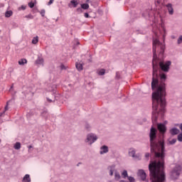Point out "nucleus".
<instances>
[{
    "mask_svg": "<svg viewBox=\"0 0 182 182\" xmlns=\"http://www.w3.org/2000/svg\"><path fill=\"white\" fill-rule=\"evenodd\" d=\"M166 47L164 44L161 43L159 39L156 38L153 41V53L154 58L152 61L153 65V77L151 81L152 92V122L153 123L157 122L158 116H163L164 114V107H166V79L167 76L166 74L160 75V81L156 79L157 76V70L159 65L157 64V54L159 58L161 59L164 53Z\"/></svg>",
    "mask_w": 182,
    "mask_h": 182,
    "instance_id": "f257e3e1",
    "label": "nucleus"
},
{
    "mask_svg": "<svg viewBox=\"0 0 182 182\" xmlns=\"http://www.w3.org/2000/svg\"><path fill=\"white\" fill-rule=\"evenodd\" d=\"M149 141L151 153L154 154L156 160L152 161L149 165L150 171V178L152 182L166 181V175L164 174V141L157 140V129L151 127L149 132Z\"/></svg>",
    "mask_w": 182,
    "mask_h": 182,
    "instance_id": "f03ea898",
    "label": "nucleus"
},
{
    "mask_svg": "<svg viewBox=\"0 0 182 182\" xmlns=\"http://www.w3.org/2000/svg\"><path fill=\"white\" fill-rule=\"evenodd\" d=\"M107 173L110 177H114L115 181H119L122 178V176H120V173L117 171V169H116V166L114 165L109 166L107 168Z\"/></svg>",
    "mask_w": 182,
    "mask_h": 182,
    "instance_id": "7ed1b4c3",
    "label": "nucleus"
},
{
    "mask_svg": "<svg viewBox=\"0 0 182 182\" xmlns=\"http://www.w3.org/2000/svg\"><path fill=\"white\" fill-rule=\"evenodd\" d=\"M97 135L94 133H89L86 135V138L85 139L84 141L88 146H92L93 143H95L97 141Z\"/></svg>",
    "mask_w": 182,
    "mask_h": 182,
    "instance_id": "20e7f679",
    "label": "nucleus"
},
{
    "mask_svg": "<svg viewBox=\"0 0 182 182\" xmlns=\"http://www.w3.org/2000/svg\"><path fill=\"white\" fill-rule=\"evenodd\" d=\"M180 173H181V166L176 165L171 172V178L172 180H177L180 176Z\"/></svg>",
    "mask_w": 182,
    "mask_h": 182,
    "instance_id": "39448f33",
    "label": "nucleus"
},
{
    "mask_svg": "<svg viewBox=\"0 0 182 182\" xmlns=\"http://www.w3.org/2000/svg\"><path fill=\"white\" fill-rule=\"evenodd\" d=\"M128 155L129 157H132L134 160H141V156L139 154H136V149L129 148L128 150Z\"/></svg>",
    "mask_w": 182,
    "mask_h": 182,
    "instance_id": "423d86ee",
    "label": "nucleus"
},
{
    "mask_svg": "<svg viewBox=\"0 0 182 182\" xmlns=\"http://www.w3.org/2000/svg\"><path fill=\"white\" fill-rule=\"evenodd\" d=\"M171 65V61H166L165 63L163 62L159 63V66L164 72H168L170 69V65Z\"/></svg>",
    "mask_w": 182,
    "mask_h": 182,
    "instance_id": "0eeeda50",
    "label": "nucleus"
},
{
    "mask_svg": "<svg viewBox=\"0 0 182 182\" xmlns=\"http://www.w3.org/2000/svg\"><path fill=\"white\" fill-rule=\"evenodd\" d=\"M157 129L161 134H166V132H167V127L164 124H157Z\"/></svg>",
    "mask_w": 182,
    "mask_h": 182,
    "instance_id": "6e6552de",
    "label": "nucleus"
},
{
    "mask_svg": "<svg viewBox=\"0 0 182 182\" xmlns=\"http://www.w3.org/2000/svg\"><path fill=\"white\" fill-rule=\"evenodd\" d=\"M109 153V146L106 145H103L100 146V154L103 155V154H107Z\"/></svg>",
    "mask_w": 182,
    "mask_h": 182,
    "instance_id": "1a4fd4ad",
    "label": "nucleus"
},
{
    "mask_svg": "<svg viewBox=\"0 0 182 182\" xmlns=\"http://www.w3.org/2000/svg\"><path fill=\"white\" fill-rule=\"evenodd\" d=\"M168 14L169 15H174V9L173 8V4H168L166 5Z\"/></svg>",
    "mask_w": 182,
    "mask_h": 182,
    "instance_id": "9d476101",
    "label": "nucleus"
},
{
    "mask_svg": "<svg viewBox=\"0 0 182 182\" xmlns=\"http://www.w3.org/2000/svg\"><path fill=\"white\" fill-rule=\"evenodd\" d=\"M169 133H170V134H171V136H176V135L178 134V133H180V129H178L176 127H173L169 129Z\"/></svg>",
    "mask_w": 182,
    "mask_h": 182,
    "instance_id": "9b49d317",
    "label": "nucleus"
},
{
    "mask_svg": "<svg viewBox=\"0 0 182 182\" xmlns=\"http://www.w3.org/2000/svg\"><path fill=\"white\" fill-rule=\"evenodd\" d=\"M138 176H139L142 181H144V180H146V172H144V170H139L138 172Z\"/></svg>",
    "mask_w": 182,
    "mask_h": 182,
    "instance_id": "f8f14e48",
    "label": "nucleus"
},
{
    "mask_svg": "<svg viewBox=\"0 0 182 182\" xmlns=\"http://www.w3.org/2000/svg\"><path fill=\"white\" fill-rule=\"evenodd\" d=\"M31 176L29 174H26L23 179H22V182H31Z\"/></svg>",
    "mask_w": 182,
    "mask_h": 182,
    "instance_id": "ddd939ff",
    "label": "nucleus"
},
{
    "mask_svg": "<svg viewBox=\"0 0 182 182\" xmlns=\"http://www.w3.org/2000/svg\"><path fill=\"white\" fill-rule=\"evenodd\" d=\"M75 66L79 72L83 70V65L80 63H76Z\"/></svg>",
    "mask_w": 182,
    "mask_h": 182,
    "instance_id": "4468645a",
    "label": "nucleus"
},
{
    "mask_svg": "<svg viewBox=\"0 0 182 182\" xmlns=\"http://www.w3.org/2000/svg\"><path fill=\"white\" fill-rule=\"evenodd\" d=\"M27 63L28 60H26V59L25 58H22L18 60V65H20L21 66H23V65H26Z\"/></svg>",
    "mask_w": 182,
    "mask_h": 182,
    "instance_id": "2eb2a0df",
    "label": "nucleus"
},
{
    "mask_svg": "<svg viewBox=\"0 0 182 182\" xmlns=\"http://www.w3.org/2000/svg\"><path fill=\"white\" fill-rule=\"evenodd\" d=\"M176 142H177L176 139H173L171 140L168 139V146H173V144H176Z\"/></svg>",
    "mask_w": 182,
    "mask_h": 182,
    "instance_id": "dca6fc26",
    "label": "nucleus"
},
{
    "mask_svg": "<svg viewBox=\"0 0 182 182\" xmlns=\"http://www.w3.org/2000/svg\"><path fill=\"white\" fill-rule=\"evenodd\" d=\"M38 42H39V37L38 36L36 37H33L31 41L33 45H36V43H38Z\"/></svg>",
    "mask_w": 182,
    "mask_h": 182,
    "instance_id": "f3484780",
    "label": "nucleus"
},
{
    "mask_svg": "<svg viewBox=\"0 0 182 182\" xmlns=\"http://www.w3.org/2000/svg\"><path fill=\"white\" fill-rule=\"evenodd\" d=\"M36 63L37 65H43V58H38L36 61Z\"/></svg>",
    "mask_w": 182,
    "mask_h": 182,
    "instance_id": "a211bd4d",
    "label": "nucleus"
},
{
    "mask_svg": "<svg viewBox=\"0 0 182 182\" xmlns=\"http://www.w3.org/2000/svg\"><path fill=\"white\" fill-rule=\"evenodd\" d=\"M12 14H13L12 11H6L5 13L6 18H11V16H12Z\"/></svg>",
    "mask_w": 182,
    "mask_h": 182,
    "instance_id": "6ab92c4d",
    "label": "nucleus"
},
{
    "mask_svg": "<svg viewBox=\"0 0 182 182\" xmlns=\"http://www.w3.org/2000/svg\"><path fill=\"white\" fill-rule=\"evenodd\" d=\"M15 150H19L21 149V144L19 142H16L14 146Z\"/></svg>",
    "mask_w": 182,
    "mask_h": 182,
    "instance_id": "aec40b11",
    "label": "nucleus"
},
{
    "mask_svg": "<svg viewBox=\"0 0 182 182\" xmlns=\"http://www.w3.org/2000/svg\"><path fill=\"white\" fill-rule=\"evenodd\" d=\"M122 176L124 178H126V177H129V174L127 173V171L126 170H124L122 172Z\"/></svg>",
    "mask_w": 182,
    "mask_h": 182,
    "instance_id": "412c9836",
    "label": "nucleus"
},
{
    "mask_svg": "<svg viewBox=\"0 0 182 182\" xmlns=\"http://www.w3.org/2000/svg\"><path fill=\"white\" fill-rule=\"evenodd\" d=\"M82 9H89V4H81Z\"/></svg>",
    "mask_w": 182,
    "mask_h": 182,
    "instance_id": "4be33fe9",
    "label": "nucleus"
},
{
    "mask_svg": "<svg viewBox=\"0 0 182 182\" xmlns=\"http://www.w3.org/2000/svg\"><path fill=\"white\" fill-rule=\"evenodd\" d=\"M105 73H106V70H105V69H101L100 71H98V75L100 76H103Z\"/></svg>",
    "mask_w": 182,
    "mask_h": 182,
    "instance_id": "5701e85b",
    "label": "nucleus"
},
{
    "mask_svg": "<svg viewBox=\"0 0 182 182\" xmlns=\"http://www.w3.org/2000/svg\"><path fill=\"white\" fill-rule=\"evenodd\" d=\"M127 179L129 182H136V179L133 176H128Z\"/></svg>",
    "mask_w": 182,
    "mask_h": 182,
    "instance_id": "b1692460",
    "label": "nucleus"
},
{
    "mask_svg": "<svg viewBox=\"0 0 182 182\" xmlns=\"http://www.w3.org/2000/svg\"><path fill=\"white\" fill-rule=\"evenodd\" d=\"M70 4L74 6V8H76L77 6V1L75 0H71Z\"/></svg>",
    "mask_w": 182,
    "mask_h": 182,
    "instance_id": "393cba45",
    "label": "nucleus"
},
{
    "mask_svg": "<svg viewBox=\"0 0 182 182\" xmlns=\"http://www.w3.org/2000/svg\"><path fill=\"white\" fill-rule=\"evenodd\" d=\"M177 139H178V141H180L181 143H182V132L180 133V134L178 135Z\"/></svg>",
    "mask_w": 182,
    "mask_h": 182,
    "instance_id": "a878e982",
    "label": "nucleus"
},
{
    "mask_svg": "<svg viewBox=\"0 0 182 182\" xmlns=\"http://www.w3.org/2000/svg\"><path fill=\"white\" fill-rule=\"evenodd\" d=\"M60 70H66V69H68V66H65V65H63V64H61L60 66Z\"/></svg>",
    "mask_w": 182,
    "mask_h": 182,
    "instance_id": "bb28decb",
    "label": "nucleus"
},
{
    "mask_svg": "<svg viewBox=\"0 0 182 182\" xmlns=\"http://www.w3.org/2000/svg\"><path fill=\"white\" fill-rule=\"evenodd\" d=\"M26 9V6H21L18 7V11H25Z\"/></svg>",
    "mask_w": 182,
    "mask_h": 182,
    "instance_id": "cd10ccee",
    "label": "nucleus"
},
{
    "mask_svg": "<svg viewBox=\"0 0 182 182\" xmlns=\"http://www.w3.org/2000/svg\"><path fill=\"white\" fill-rule=\"evenodd\" d=\"M178 44L180 45L181 43H182V35L179 36V38H178V41H177Z\"/></svg>",
    "mask_w": 182,
    "mask_h": 182,
    "instance_id": "c85d7f7f",
    "label": "nucleus"
},
{
    "mask_svg": "<svg viewBox=\"0 0 182 182\" xmlns=\"http://www.w3.org/2000/svg\"><path fill=\"white\" fill-rule=\"evenodd\" d=\"M77 12H78L79 14H82L83 13V9L81 8H77Z\"/></svg>",
    "mask_w": 182,
    "mask_h": 182,
    "instance_id": "c756f323",
    "label": "nucleus"
},
{
    "mask_svg": "<svg viewBox=\"0 0 182 182\" xmlns=\"http://www.w3.org/2000/svg\"><path fill=\"white\" fill-rule=\"evenodd\" d=\"M28 6H30V8H33L35 6V4H33V2H30L28 3Z\"/></svg>",
    "mask_w": 182,
    "mask_h": 182,
    "instance_id": "7c9ffc66",
    "label": "nucleus"
},
{
    "mask_svg": "<svg viewBox=\"0 0 182 182\" xmlns=\"http://www.w3.org/2000/svg\"><path fill=\"white\" fill-rule=\"evenodd\" d=\"M26 18H28V19H33V16L29 14V15L26 16Z\"/></svg>",
    "mask_w": 182,
    "mask_h": 182,
    "instance_id": "2f4dec72",
    "label": "nucleus"
},
{
    "mask_svg": "<svg viewBox=\"0 0 182 182\" xmlns=\"http://www.w3.org/2000/svg\"><path fill=\"white\" fill-rule=\"evenodd\" d=\"M8 105H9V101L6 102V105L4 107V112H6V110H8Z\"/></svg>",
    "mask_w": 182,
    "mask_h": 182,
    "instance_id": "473e14b6",
    "label": "nucleus"
},
{
    "mask_svg": "<svg viewBox=\"0 0 182 182\" xmlns=\"http://www.w3.org/2000/svg\"><path fill=\"white\" fill-rule=\"evenodd\" d=\"M40 14H41V15L42 16H45V10H41V12H40Z\"/></svg>",
    "mask_w": 182,
    "mask_h": 182,
    "instance_id": "72a5a7b5",
    "label": "nucleus"
},
{
    "mask_svg": "<svg viewBox=\"0 0 182 182\" xmlns=\"http://www.w3.org/2000/svg\"><path fill=\"white\" fill-rule=\"evenodd\" d=\"M84 16L85 18H90V16H89V14L87 13H85Z\"/></svg>",
    "mask_w": 182,
    "mask_h": 182,
    "instance_id": "f704fd0d",
    "label": "nucleus"
},
{
    "mask_svg": "<svg viewBox=\"0 0 182 182\" xmlns=\"http://www.w3.org/2000/svg\"><path fill=\"white\" fill-rule=\"evenodd\" d=\"M176 126H179V129L182 132V123L180 125L178 124H176Z\"/></svg>",
    "mask_w": 182,
    "mask_h": 182,
    "instance_id": "c9c22d12",
    "label": "nucleus"
},
{
    "mask_svg": "<svg viewBox=\"0 0 182 182\" xmlns=\"http://www.w3.org/2000/svg\"><path fill=\"white\" fill-rule=\"evenodd\" d=\"M54 0H50L49 2L48 3V5H52L53 4Z\"/></svg>",
    "mask_w": 182,
    "mask_h": 182,
    "instance_id": "e433bc0d",
    "label": "nucleus"
},
{
    "mask_svg": "<svg viewBox=\"0 0 182 182\" xmlns=\"http://www.w3.org/2000/svg\"><path fill=\"white\" fill-rule=\"evenodd\" d=\"M145 157H146V159H149V157H150V154L146 153V154H145Z\"/></svg>",
    "mask_w": 182,
    "mask_h": 182,
    "instance_id": "4c0bfd02",
    "label": "nucleus"
},
{
    "mask_svg": "<svg viewBox=\"0 0 182 182\" xmlns=\"http://www.w3.org/2000/svg\"><path fill=\"white\" fill-rule=\"evenodd\" d=\"M47 100H48V102H53V100H50V99H49V98H47Z\"/></svg>",
    "mask_w": 182,
    "mask_h": 182,
    "instance_id": "58836bf2",
    "label": "nucleus"
},
{
    "mask_svg": "<svg viewBox=\"0 0 182 182\" xmlns=\"http://www.w3.org/2000/svg\"><path fill=\"white\" fill-rule=\"evenodd\" d=\"M5 114V111H4L2 113H0V117H2V115Z\"/></svg>",
    "mask_w": 182,
    "mask_h": 182,
    "instance_id": "ea45409f",
    "label": "nucleus"
},
{
    "mask_svg": "<svg viewBox=\"0 0 182 182\" xmlns=\"http://www.w3.org/2000/svg\"><path fill=\"white\" fill-rule=\"evenodd\" d=\"M32 145H29L28 146V149H29V150H31V149H32Z\"/></svg>",
    "mask_w": 182,
    "mask_h": 182,
    "instance_id": "a19ab883",
    "label": "nucleus"
},
{
    "mask_svg": "<svg viewBox=\"0 0 182 182\" xmlns=\"http://www.w3.org/2000/svg\"><path fill=\"white\" fill-rule=\"evenodd\" d=\"M86 2L89 4V2H90V0H86Z\"/></svg>",
    "mask_w": 182,
    "mask_h": 182,
    "instance_id": "79ce46f5",
    "label": "nucleus"
},
{
    "mask_svg": "<svg viewBox=\"0 0 182 182\" xmlns=\"http://www.w3.org/2000/svg\"><path fill=\"white\" fill-rule=\"evenodd\" d=\"M13 87H14V85H12V86L11 87V89H13Z\"/></svg>",
    "mask_w": 182,
    "mask_h": 182,
    "instance_id": "37998d69",
    "label": "nucleus"
},
{
    "mask_svg": "<svg viewBox=\"0 0 182 182\" xmlns=\"http://www.w3.org/2000/svg\"><path fill=\"white\" fill-rule=\"evenodd\" d=\"M164 32H166V29L164 28Z\"/></svg>",
    "mask_w": 182,
    "mask_h": 182,
    "instance_id": "c03bdc74",
    "label": "nucleus"
}]
</instances>
